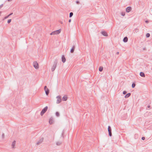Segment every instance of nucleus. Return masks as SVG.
<instances>
[{"mask_svg": "<svg viewBox=\"0 0 152 152\" xmlns=\"http://www.w3.org/2000/svg\"><path fill=\"white\" fill-rule=\"evenodd\" d=\"M47 86H45V87H44V90H46V89H47Z\"/></svg>", "mask_w": 152, "mask_h": 152, "instance_id": "f704fd0d", "label": "nucleus"}, {"mask_svg": "<svg viewBox=\"0 0 152 152\" xmlns=\"http://www.w3.org/2000/svg\"><path fill=\"white\" fill-rule=\"evenodd\" d=\"M134 31L136 32H137L139 31V29L137 28H136L134 29Z\"/></svg>", "mask_w": 152, "mask_h": 152, "instance_id": "cd10ccee", "label": "nucleus"}, {"mask_svg": "<svg viewBox=\"0 0 152 152\" xmlns=\"http://www.w3.org/2000/svg\"><path fill=\"white\" fill-rule=\"evenodd\" d=\"M9 17V16L8 15L7 16H6L4 18V19H3V20H4V19H6L7 18H8V17Z\"/></svg>", "mask_w": 152, "mask_h": 152, "instance_id": "c85d7f7f", "label": "nucleus"}, {"mask_svg": "<svg viewBox=\"0 0 152 152\" xmlns=\"http://www.w3.org/2000/svg\"><path fill=\"white\" fill-rule=\"evenodd\" d=\"M61 31V29H60L58 30H57L56 31H55L56 32V33L57 34H59Z\"/></svg>", "mask_w": 152, "mask_h": 152, "instance_id": "f3484780", "label": "nucleus"}, {"mask_svg": "<svg viewBox=\"0 0 152 152\" xmlns=\"http://www.w3.org/2000/svg\"><path fill=\"white\" fill-rule=\"evenodd\" d=\"M144 115L145 116H150V118L152 117V113L151 112H146L144 114Z\"/></svg>", "mask_w": 152, "mask_h": 152, "instance_id": "423d86ee", "label": "nucleus"}, {"mask_svg": "<svg viewBox=\"0 0 152 152\" xmlns=\"http://www.w3.org/2000/svg\"><path fill=\"white\" fill-rule=\"evenodd\" d=\"M108 131L109 136L110 137H111L112 136V130L111 127L110 126H108Z\"/></svg>", "mask_w": 152, "mask_h": 152, "instance_id": "7ed1b4c3", "label": "nucleus"}, {"mask_svg": "<svg viewBox=\"0 0 152 152\" xmlns=\"http://www.w3.org/2000/svg\"><path fill=\"white\" fill-rule=\"evenodd\" d=\"M145 48H143V50H145Z\"/></svg>", "mask_w": 152, "mask_h": 152, "instance_id": "a18cd8bd", "label": "nucleus"}, {"mask_svg": "<svg viewBox=\"0 0 152 152\" xmlns=\"http://www.w3.org/2000/svg\"><path fill=\"white\" fill-rule=\"evenodd\" d=\"M12 0H8V1H11Z\"/></svg>", "mask_w": 152, "mask_h": 152, "instance_id": "c03bdc74", "label": "nucleus"}, {"mask_svg": "<svg viewBox=\"0 0 152 152\" xmlns=\"http://www.w3.org/2000/svg\"><path fill=\"white\" fill-rule=\"evenodd\" d=\"M128 40V39L127 37H125L124 38L123 40V41L124 42H127Z\"/></svg>", "mask_w": 152, "mask_h": 152, "instance_id": "ddd939ff", "label": "nucleus"}, {"mask_svg": "<svg viewBox=\"0 0 152 152\" xmlns=\"http://www.w3.org/2000/svg\"><path fill=\"white\" fill-rule=\"evenodd\" d=\"M61 59H62V61L63 63H64V62H65L66 61V58L63 55L62 56V58H61Z\"/></svg>", "mask_w": 152, "mask_h": 152, "instance_id": "9b49d317", "label": "nucleus"}, {"mask_svg": "<svg viewBox=\"0 0 152 152\" xmlns=\"http://www.w3.org/2000/svg\"><path fill=\"white\" fill-rule=\"evenodd\" d=\"M57 100L56 101V103L59 104L60 103L61 101V98L60 96H58L56 97Z\"/></svg>", "mask_w": 152, "mask_h": 152, "instance_id": "20e7f679", "label": "nucleus"}, {"mask_svg": "<svg viewBox=\"0 0 152 152\" xmlns=\"http://www.w3.org/2000/svg\"><path fill=\"white\" fill-rule=\"evenodd\" d=\"M13 13L12 12L11 13H10L9 15H8L9 16H10V15H12Z\"/></svg>", "mask_w": 152, "mask_h": 152, "instance_id": "e433bc0d", "label": "nucleus"}, {"mask_svg": "<svg viewBox=\"0 0 152 152\" xmlns=\"http://www.w3.org/2000/svg\"><path fill=\"white\" fill-rule=\"evenodd\" d=\"M58 63V60L57 59H56L54 62L53 65L51 68V70L52 72H53L56 67V65Z\"/></svg>", "mask_w": 152, "mask_h": 152, "instance_id": "f257e3e1", "label": "nucleus"}, {"mask_svg": "<svg viewBox=\"0 0 152 152\" xmlns=\"http://www.w3.org/2000/svg\"><path fill=\"white\" fill-rule=\"evenodd\" d=\"M67 99V97L66 96H64L63 98L62 99L63 101H66Z\"/></svg>", "mask_w": 152, "mask_h": 152, "instance_id": "6ab92c4d", "label": "nucleus"}, {"mask_svg": "<svg viewBox=\"0 0 152 152\" xmlns=\"http://www.w3.org/2000/svg\"><path fill=\"white\" fill-rule=\"evenodd\" d=\"M131 95V93H128L125 96V98H127L129 97Z\"/></svg>", "mask_w": 152, "mask_h": 152, "instance_id": "a211bd4d", "label": "nucleus"}, {"mask_svg": "<svg viewBox=\"0 0 152 152\" xmlns=\"http://www.w3.org/2000/svg\"><path fill=\"white\" fill-rule=\"evenodd\" d=\"M11 21V19H10L8 20V21H7L8 23H10Z\"/></svg>", "mask_w": 152, "mask_h": 152, "instance_id": "c756f323", "label": "nucleus"}, {"mask_svg": "<svg viewBox=\"0 0 152 152\" xmlns=\"http://www.w3.org/2000/svg\"><path fill=\"white\" fill-rule=\"evenodd\" d=\"M121 14L122 16H124L125 14V12H122L121 13Z\"/></svg>", "mask_w": 152, "mask_h": 152, "instance_id": "393cba45", "label": "nucleus"}, {"mask_svg": "<svg viewBox=\"0 0 152 152\" xmlns=\"http://www.w3.org/2000/svg\"><path fill=\"white\" fill-rule=\"evenodd\" d=\"M76 3L77 4H80V2L79 1H76Z\"/></svg>", "mask_w": 152, "mask_h": 152, "instance_id": "2f4dec72", "label": "nucleus"}, {"mask_svg": "<svg viewBox=\"0 0 152 152\" xmlns=\"http://www.w3.org/2000/svg\"><path fill=\"white\" fill-rule=\"evenodd\" d=\"M127 93V92L126 91H124L123 92V94H126V93Z\"/></svg>", "mask_w": 152, "mask_h": 152, "instance_id": "7c9ffc66", "label": "nucleus"}, {"mask_svg": "<svg viewBox=\"0 0 152 152\" xmlns=\"http://www.w3.org/2000/svg\"><path fill=\"white\" fill-rule=\"evenodd\" d=\"M33 65L34 67L36 69H37L39 67L37 61L34 62Z\"/></svg>", "mask_w": 152, "mask_h": 152, "instance_id": "39448f33", "label": "nucleus"}, {"mask_svg": "<svg viewBox=\"0 0 152 152\" xmlns=\"http://www.w3.org/2000/svg\"><path fill=\"white\" fill-rule=\"evenodd\" d=\"M71 19H70L69 20V23H70L71 22Z\"/></svg>", "mask_w": 152, "mask_h": 152, "instance_id": "58836bf2", "label": "nucleus"}, {"mask_svg": "<svg viewBox=\"0 0 152 152\" xmlns=\"http://www.w3.org/2000/svg\"><path fill=\"white\" fill-rule=\"evenodd\" d=\"M75 49V46H74L71 49L70 52L71 53H73Z\"/></svg>", "mask_w": 152, "mask_h": 152, "instance_id": "2eb2a0df", "label": "nucleus"}, {"mask_svg": "<svg viewBox=\"0 0 152 152\" xmlns=\"http://www.w3.org/2000/svg\"><path fill=\"white\" fill-rule=\"evenodd\" d=\"M15 142L16 141L15 140H14L13 141V142H12V148H15Z\"/></svg>", "mask_w": 152, "mask_h": 152, "instance_id": "4468645a", "label": "nucleus"}, {"mask_svg": "<svg viewBox=\"0 0 152 152\" xmlns=\"http://www.w3.org/2000/svg\"><path fill=\"white\" fill-rule=\"evenodd\" d=\"M44 138H42L40 139L37 142V145H40L41 143H42L43 141Z\"/></svg>", "mask_w": 152, "mask_h": 152, "instance_id": "0eeeda50", "label": "nucleus"}, {"mask_svg": "<svg viewBox=\"0 0 152 152\" xmlns=\"http://www.w3.org/2000/svg\"><path fill=\"white\" fill-rule=\"evenodd\" d=\"M103 68L102 66H100L99 67V70L100 72H102L103 70Z\"/></svg>", "mask_w": 152, "mask_h": 152, "instance_id": "4be33fe9", "label": "nucleus"}, {"mask_svg": "<svg viewBox=\"0 0 152 152\" xmlns=\"http://www.w3.org/2000/svg\"><path fill=\"white\" fill-rule=\"evenodd\" d=\"M60 23H61L62 24V21H60Z\"/></svg>", "mask_w": 152, "mask_h": 152, "instance_id": "37998d69", "label": "nucleus"}, {"mask_svg": "<svg viewBox=\"0 0 152 152\" xmlns=\"http://www.w3.org/2000/svg\"><path fill=\"white\" fill-rule=\"evenodd\" d=\"M135 86V84L134 83H132V88H134Z\"/></svg>", "mask_w": 152, "mask_h": 152, "instance_id": "a878e982", "label": "nucleus"}, {"mask_svg": "<svg viewBox=\"0 0 152 152\" xmlns=\"http://www.w3.org/2000/svg\"><path fill=\"white\" fill-rule=\"evenodd\" d=\"M150 36V34H149V33H147L146 34V37L148 38V37H149Z\"/></svg>", "mask_w": 152, "mask_h": 152, "instance_id": "bb28decb", "label": "nucleus"}, {"mask_svg": "<svg viewBox=\"0 0 152 152\" xmlns=\"http://www.w3.org/2000/svg\"><path fill=\"white\" fill-rule=\"evenodd\" d=\"M3 4H2L0 5V9L3 6Z\"/></svg>", "mask_w": 152, "mask_h": 152, "instance_id": "72a5a7b5", "label": "nucleus"}, {"mask_svg": "<svg viewBox=\"0 0 152 152\" xmlns=\"http://www.w3.org/2000/svg\"><path fill=\"white\" fill-rule=\"evenodd\" d=\"M119 54V52H117L116 53V54L117 55H118V54Z\"/></svg>", "mask_w": 152, "mask_h": 152, "instance_id": "a19ab883", "label": "nucleus"}, {"mask_svg": "<svg viewBox=\"0 0 152 152\" xmlns=\"http://www.w3.org/2000/svg\"><path fill=\"white\" fill-rule=\"evenodd\" d=\"M101 34L104 36L107 37L108 36L107 33L105 31H102L101 32Z\"/></svg>", "mask_w": 152, "mask_h": 152, "instance_id": "9d476101", "label": "nucleus"}, {"mask_svg": "<svg viewBox=\"0 0 152 152\" xmlns=\"http://www.w3.org/2000/svg\"><path fill=\"white\" fill-rule=\"evenodd\" d=\"M145 22L146 23H148L149 22V21L148 20H146L145 21Z\"/></svg>", "mask_w": 152, "mask_h": 152, "instance_id": "4c0bfd02", "label": "nucleus"}, {"mask_svg": "<svg viewBox=\"0 0 152 152\" xmlns=\"http://www.w3.org/2000/svg\"><path fill=\"white\" fill-rule=\"evenodd\" d=\"M49 123L50 124H52L54 122V120L53 118V117H51L50 118L49 120Z\"/></svg>", "mask_w": 152, "mask_h": 152, "instance_id": "6e6552de", "label": "nucleus"}, {"mask_svg": "<svg viewBox=\"0 0 152 152\" xmlns=\"http://www.w3.org/2000/svg\"><path fill=\"white\" fill-rule=\"evenodd\" d=\"M150 105H148V106H147V108H150Z\"/></svg>", "mask_w": 152, "mask_h": 152, "instance_id": "ea45409f", "label": "nucleus"}, {"mask_svg": "<svg viewBox=\"0 0 152 152\" xmlns=\"http://www.w3.org/2000/svg\"><path fill=\"white\" fill-rule=\"evenodd\" d=\"M140 75L142 77H145V74L142 72H141L140 73Z\"/></svg>", "mask_w": 152, "mask_h": 152, "instance_id": "dca6fc26", "label": "nucleus"}, {"mask_svg": "<svg viewBox=\"0 0 152 152\" xmlns=\"http://www.w3.org/2000/svg\"><path fill=\"white\" fill-rule=\"evenodd\" d=\"M62 143V142L60 141L57 142L56 143V145H60Z\"/></svg>", "mask_w": 152, "mask_h": 152, "instance_id": "aec40b11", "label": "nucleus"}, {"mask_svg": "<svg viewBox=\"0 0 152 152\" xmlns=\"http://www.w3.org/2000/svg\"><path fill=\"white\" fill-rule=\"evenodd\" d=\"M55 34H57L56 33V32L55 31H53V32H51L50 34V35H55Z\"/></svg>", "mask_w": 152, "mask_h": 152, "instance_id": "412c9836", "label": "nucleus"}, {"mask_svg": "<svg viewBox=\"0 0 152 152\" xmlns=\"http://www.w3.org/2000/svg\"><path fill=\"white\" fill-rule=\"evenodd\" d=\"M63 133H64V132H62V134H61V135H61V136H63Z\"/></svg>", "mask_w": 152, "mask_h": 152, "instance_id": "79ce46f5", "label": "nucleus"}, {"mask_svg": "<svg viewBox=\"0 0 152 152\" xmlns=\"http://www.w3.org/2000/svg\"><path fill=\"white\" fill-rule=\"evenodd\" d=\"M73 12H70L69 13V18L72 17V16H73Z\"/></svg>", "mask_w": 152, "mask_h": 152, "instance_id": "b1692460", "label": "nucleus"}, {"mask_svg": "<svg viewBox=\"0 0 152 152\" xmlns=\"http://www.w3.org/2000/svg\"><path fill=\"white\" fill-rule=\"evenodd\" d=\"M48 109V107L46 106L42 110L40 113V115L42 116L46 112Z\"/></svg>", "mask_w": 152, "mask_h": 152, "instance_id": "f03ea898", "label": "nucleus"}, {"mask_svg": "<svg viewBox=\"0 0 152 152\" xmlns=\"http://www.w3.org/2000/svg\"><path fill=\"white\" fill-rule=\"evenodd\" d=\"M145 137H142V140H145Z\"/></svg>", "mask_w": 152, "mask_h": 152, "instance_id": "473e14b6", "label": "nucleus"}, {"mask_svg": "<svg viewBox=\"0 0 152 152\" xmlns=\"http://www.w3.org/2000/svg\"><path fill=\"white\" fill-rule=\"evenodd\" d=\"M4 137V134L3 133L2 134V138L3 139Z\"/></svg>", "mask_w": 152, "mask_h": 152, "instance_id": "c9c22d12", "label": "nucleus"}, {"mask_svg": "<svg viewBox=\"0 0 152 152\" xmlns=\"http://www.w3.org/2000/svg\"><path fill=\"white\" fill-rule=\"evenodd\" d=\"M56 116H57L58 117H59L60 115V114H59V113L58 112H56Z\"/></svg>", "mask_w": 152, "mask_h": 152, "instance_id": "5701e85b", "label": "nucleus"}, {"mask_svg": "<svg viewBox=\"0 0 152 152\" xmlns=\"http://www.w3.org/2000/svg\"><path fill=\"white\" fill-rule=\"evenodd\" d=\"M45 94L47 95H48L49 93V90L48 88H47L45 90Z\"/></svg>", "mask_w": 152, "mask_h": 152, "instance_id": "f8f14e48", "label": "nucleus"}, {"mask_svg": "<svg viewBox=\"0 0 152 152\" xmlns=\"http://www.w3.org/2000/svg\"><path fill=\"white\" fill-rule=\"evenodd\" d=\"M132 10V8L130 7H129L126 8V12H129Z\"/></svg>", "mask_w": 152, "mask_h": 152, "instance_id": "1a4fd4ad", "label": "nucleus"}]
</instances>
